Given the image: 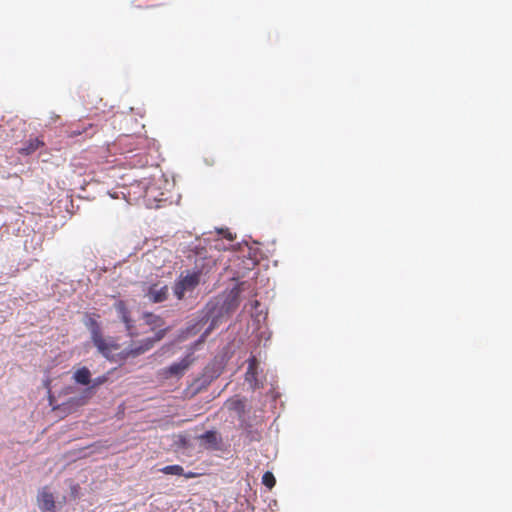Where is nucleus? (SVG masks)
<instances>
[{"label":"nucleus","mask_w":512,"mask_h":512,"mask_svg":"<svg viewBox=\"0 0 512 512\" xmlns=\"http://www.w3.org/2000/svg\"><path fill=\"white\" fill-rule=\"evenodd\" d=\"M108 375H101L94 379H91L90 386L85 389V393L87 394V398L92 395V391L99 387L100 385L106 383L108 381Z\"/></svg>","instance_id":"obj_13"},{"label":"nucleus","mask_w":512,"mask_h":512,"mask_svg":"<svg viewBox=\"0 0 512 512\" xmlns=\"http://www.w3.org/2000/svg\"><path fill=\"white\" fill-rule=\"evenodd\" d=\"M209 319H210V316L208 315V313H206L205 315H203V316L198 320V322H197L194 326L189 327V328L187 329V330H188V333H189V334H192V335H194V334L198 333V332L202 329V327H203L205 324H207V322L209 321Z\"/></svg>","instance_id":"obj_15"},{"label":"nucleus","mask_w":512,"mask_h":512,"mask_svg":"<svg viewBox=\"0 0 512 512\" xmlns=\"http://www.w3.org/2000/svg\"><path fill=\"white\" fill-rule=\"evenodd\" d=\"M168 287L166 285L160 286L153 284L148 288L146 297L153 303H160L167 299Z\"/></svg>","instance_id":"obj_7"},{"label":"nucleus","mask_w":512,"mask_h":512,"mask_svg":"<svg viewBox=\"0 0 512 512\" xmlns=\"http://www.w3.org/2000/svg\"><path fill=\"white\" fill-rule=\"evenodd\" d=\"M269 490H271L276 482H263Z\"/></svg>","instance_id":"obj_20"},{"label":"nucleus","mask_w":512,"mask_h":512,"mask_svg":"<svg viewBox=\"0 0 512 512\" xmlns=\"http://www.w3.org/2000/svg\"><path fill=\"white\" fill-rule=\"evenodd\" d=\"M225 406L229 411L234 412L240 421L244 420L246 413V402L244 399L237 397L231 398L226 401Z\"/></svg>","instance_id":"obj_8"},{"label":"nucleus","mask_w":512,"mask_h":512,"mask_svg":"<svg viewBox=\"0 0 512 512\" xmlns=\"http://www.w3.org/2000/svg\"><path fill=\"white\" fill-rule=\"evenodd\" d=\"M114 308L116 310L117 316L125 325L127 335L130 337L138 336L140 333L138 332L134 325V321L131 318V313L126 303L122 300H118L117 302H115Z\"/></svg>","instance_id":"obj_5"},{"label":"nucleus","mask_w":512,"mask_h":512,"mask_svg":"<svg viewBox=\"0 0 512 512\" xmlns=\"http://www.w3.org/2000/svg\"><path fill=\"white\" fill-rule=\"evenodd\" d=\"M45 145L44 141L39 137L30 138L23 143V146L19 149V153L22 155H31L39 148Z\"/></svg>","instance_id":"obj_10"},{"label":"nucleus","mask_w":512,"mask_h":512,"mask_svg":"<svg viewBox=\"0 0 512 512\" xmlns=\"http://www.w3.org/2000/svg\"><path fill=\"white\" fill-rule=\"evenodd\" d=\"M38 506L43 512H54L55 509V500L52 493L48 492L46 488H44L38 494Z\"/></svg>","instance_id":"obj_9"},{"label":"nucleus","mask_w":512,"mask_h":512,"mask_svg":"<svg viewBox=\"0 0 512 512\" xmlns=\"http://www.w3.org/2000/svg\"><path fill=\"white\" fill-rule=\"evenodd\" d=\"M202 277V270L195 267L193 270L182 272L173 286L174 295L182 300L186 293L194 291L199 285Z\"/></svg>","instance_id":"obj_3"},{"label":"nucleus","mask_w":512,"mask_h":512,"mask_svg":"<svg viewBox=\"0 0 512 512\" xmlns=\"http://www.w3.org/2000/svg\"><path fill=\"white\" fill-rule=\"evenodd\" d=\"M96 132L95 126L93 124H88L86 126H72L67 131V136L70 138H74L80 136L82 134H87L88 136H92Z\"/></svg>","instance_id":"obj_12"},{"label":"nucleus","mask_w":512,"mask_h":512,"mask_svg":"<svg viewBox=\"0 0 512 512\" xmlns=\"http://www.w3.org/2000/svg\"><path fill=\"white\" fill-rule=\"evenodd\" d=\"M91 332V340L98 352L110 361H125L136 356H126L125 353L130 349V345L121 349L120 344L113 337H106L102 334L99 324L96 320L90 318L87 324Z\"/></svg>","instance_id":"obj_1"},{"label":"nucleus","mask_w":512,"mask_h":512,"mask_svg":"<svg viewBox=\"0 0 512 512\" xmlns=\"http://www.w3.org/2000/svg\"><path fill=\"white\" fill-rule=\"evenodd\" d=\"M143 318L145 324L149 326V331L154 332V336L139 341H132L130 349L125 353L126 356H140L146 353L152 349L157 342L161 341L168 331V328L164 327L165 322L160 316L153 313H145Z\"/></svg>","instance_id":"obj_2"},{"label":"nucleus","mask_w":512,"mask_h":512,"mask_svg":"<svg viewBox=\"0 0 512 512\" xmlns=\"http://www.w3.org/2000/svg\"><path fill=\"white\" fill-rule=\"evenodd\" d=\"M161 471L167 475H176V476L183 475V468L179 465L166 466V467L162 468ZM184 476L187 478L194 477L193 474H184Z\"/></svg>","instance_id":"obj_14"},{"label":"nucleus","mask_w":512,"mask_h":512,"mask_svg":"<svg viewBox=\"0 0 512 512\" xmlns=\"http://www.w3.org/2000/svg\"><path fill=\"white\" fill-rule=\"evenodd\" d=\"M73 380L80 385L88 386L91 383V372L86 367L83 366L77 369L73 374Z\"/></svg>","instance_id":"obj_11"},{"label":"nucleus","mask_w":512,"mask_h":512,"mask_svg":"<svg viewBox=\"0 0 512 512\" xmlns=\"http://www.w3.org/2000/svg\"><path fill=\"white\" fill-rule=\"evenodd\" d=\"M262 480H275V477L272 472L267 471L263 474Z\"/></svg>","instance_id":"obj_19"},{"label":"nucleus","mask_w":512,"mask_h":512,"mask_svg":"<svg viewBox=\"0 0 512 512\" xmlns=\"http://www.w3.org/2000/svg\"><path fill=\"white\" fill-rule=\"evenodd\" d=\"M254 363H255V359H253L250 364H249V367H248V370L246 372V379L249 380L250 379V375H254V372H253V367H254Z\"/></svg>","instance_id":"obj_17"},{"label":"nucleus","mask_w":512,"mask_h":512,"mask_svg":"<svg viewBox=\"0 0 512 512\" xmlns=\"http://www.w3.org/2000/svg\"><path fill=\"white\" fill-rule=\"evenodd\" d=\"M194 359L192 358V355L189 354L182 358L179 362H175L171 364L168 367H165L160 370L159 375L163 379H169L172 377H181L184 375V373L187 371V369L191 366Z\"/></svg>","instance_id":"obj_4"},{"label":"nucleus","mask_w":512,"mask_h":512,"mask_svg":"<svg viewBox=\"0 0 512 512\" xmlns=\"http://www.w3.org/2000/svg\"><path fill=\"white\" fill-rule=\"evenodd\" d=\"M200 446L206 450H219L221 446V436L216 431H206L198 436Z\"/></svg>","instance_id":"obj_6"},{"label":"nucleus","mask_w":512,"mask_h":512,"mask_svg":"<svg viewBox=\"0 0 512 512\" xmlns=\"http://www.w3.org/2000/svg\"><path fill=\"white\" fill-rule=\"evenodd\" d=\"M134 142V138L131 136H125L120 140L121 144L131 145Z\"/></svg>","instance_id":"obj_18"},{"label":"nucleus","mask_w":512,"mask_h":512,"mask_svg":"<svg viewBox=\"0 0 512 512\" xmlns=\"http://www.w3.org/2000/svg\"><path fill=\"white\" fill-rule=\"evenodd\" d=\"M218 320L216 318H213L209 324V326L205 329L203 334L201 335L200 339L195 343V345L203 343L206 339V337L215 329L217 326Z\"/></svg>","instance_id":"obj_16"}]
</instances>
